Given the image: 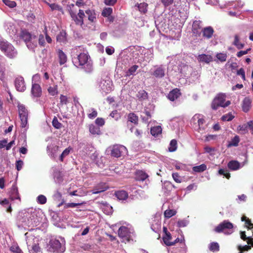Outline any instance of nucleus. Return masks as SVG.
<instances>
[{
  "label": "nucleus",
  "mask_w": 253,
  "mask_h": 253,
  "mask_svg": "<svg viewBox=\"0 0 253 253\" xmlns=\"http://www.w3.org/2000/svg\"><path fill=\"white\" fill-rule=\"evenodd\" d=\"M239 137L238 136H235L233 138L231 139V140L229 142L228 146H237L238 145L239 142Z\"/></svg>",
  "instance_id": "nucleus-41"
},
{
  "label": "nucleus",
  "mask_w": 253,
  "mask_h": 253,
  "mask_svg": "<svg viewBox=\"0 0 253 253\" xmlns=\"http://www.w3.org/2000/svg\"><path fill=\"white\" fill-rule=\"evenodd\" d=\"M207 169V166L205 164H202L200 166H195L193 168V170L196 172H201L205 171Z\"/></svg>",
  "instance_id": "nucleus-39"
},
{
  "label": "nucleus",
  "mask_w": 253,
  "mask_h": 253,
  "mask_svg": "<svg viewBox=\"0 0 253 253\" xmlns=\"http://www.w3.org/2000/svg\"><path fill=\"white\" fill-rule=\"evenodd\" d=\"M135 177L137 180L143 181L148 177V175L145 172L142 170H137L136 172Z\"/></svg>",
  "instance_id": "nucleus-25"
},
{
  "label": "nucleus",
  "mask_w": 253,
  "mask_h": 253,
  "mask_svg": "<svg viewBox=\"0 0 253 253\" xmlns=\"http://www.w3.org/2000/svg\"><path fill=\"white\" fill-rule=\"evenodd\" d=\"M217 59L221 62H224L226 60L227 55L225 53H218L216 54Z\"/></svg>",
  "instance_id": "nucleus-43"
},
{
  "label": "nucleus",
  "mask_w": 253,
  "mask_h": 253,
  "mask_svg": "<svg viewBox=\"0 0 253 253\" xmlns=\"http://www.w3.org/2000/svg\"><path fill=\"white\" fill-rule=\"evenodd\" d=\"M2 2L7 6L10 8L15 7L16 6V3L14 1L10 0H2Z\"/></svg>",
  "instance_id": "nucleus-50"
},
{
  "label": "nucleus",
  "mask_w": 253,
  "mask_h": 253,
  "mask_svg": "<svg viewBox=\"0 0 253 253\" xmlns=\"http://www.w3.org/2000/svg\"><path fill=\"white\" fill-rule=\"evenodd\" d=\"M171 238V234L169 232L166 233L163 238L165 244L168 246H173L174 245V242L170 241Z\"/></svg>",
  "instance_id": "nucleus-27"
},
{
  "label": "nucleus",
  "mask_w": 253,
  "mask_h": 253,
  "mask_svg": "<svg viewBox=\"0 0 253 253\" xmlns=\"http://www.w3.org/2000/svg\"><path fill=\"white\" fill-rule=\"evenodd\" d=\"M177 148V141L175 139H172L170 141L169 147V151L170 152H174L176 150Z\"/></svg>",
  "instance_id": "nucleus-35"
},
{
  "label": "nucleus",
  "mask_w": 253,
  "mask_h": 253,
  "mask_svg": "<svg viewBox=\"0 0 253 253\" xmlns=\"http://www.w3.org/2000/svg\"><path fill=\"white\" fill-rule=\"evenodd\" d=\"M249 127L248 124H244L242 126H239L238 127V130L241 131L243 133H245L247 131L248 127Z\"/></svg>",
  "instance_id": "nucleus-61"
},
{
  "label": "nucleus",
  "mask_w": 253,
  "mask_h": 253,
  "mask_svg": "<svg viewBox=\"0 0 253 253\" xmlns=\"http://www.w3.org/2000/svg\"><path fill=\"white\" fill-rule=\"evenodd\" d=\"M176 211L174 210H167L164 212V216L167 218H169L175 215Z\"/></svg>",
  "instance_id": "nucleus-38"
},
{
  "label": "nucleus",
  "mask_w": 253,
  "mask_h": 253,
  "mask_svg": "<svg viewBox=\"0 0 253 253\" xmlns=\"http://www.w3.org/2000/svg\"><path fill=\"white\" fill-rule=\"evenodd\" d=\"M118 232L119 237L124 242H128L130 240H133V238L135 236L134 229L130 225L121 226Z\"/></svg>",
  "instance_id": "nucleus-5"
},
{
  "label": "nucleus",
  "mask_w": 253,
  "mask_h": 253,
  "mask_svg": "<svg viewBox=\"0 0 253 253\" xmlns=\"http://www.w3.org/2000/svg\"><path fill=\"white\" fill-rule=\"evenodd\" d=\"M21 37L26 42L29 49L33 50L37 46V38L35 35L31 34L27 31L23 30Z\"/></svg>",
  "instance_id": "nucleus-8"
},
{
  "label": "nucleus",
  "mask_w": 253,
  "mask_h": 253,
  "mask_svg": "<svg viewBox=\"0 0 253 253\" xmlns=\"http://www.w3.org/2000/svg\"><path fill=\"white\" fill-rule=\"evenodd\" d=\"M81 47L79 46L73 49L72 62L77 68L83 69L86 73H90L93 70L92 63L89 59V56L84 53L80 52Z\"/></svg>",
  "instance_id": "nucleus-1"
},
{
  "label": "nucleus",
  "mask_w": 253,
  "mask_h": 253,
  "mask_svg": "<svg viewBox=\"0 0 253 253\" xmlns=\"http://www.w3.org/2000/svg\"><path fill=\"white\" fill-rule=\"evenodd\" d=\"M241 238L243 240H246V239H248L247 241V243L248 244H251L253 247V238L251 237H247L245 234V232H241Z\"/></svg>",
  "instance_id": "nucleus-44"
},
{
  "label": "nucleus",
  "mask_w": 253,
  "mask_h": 253,
  "mask_svg": "<svg viewBox=\"0 0 253 253\" xmlns=\"http://www.w3.org/2000/svg\"><path fill=\"white\" fill-rule=\"evenodd\" d=\"M15 86L18 91L23 92L26 89V84L23 77H18L15 79Z\"/></svg>",
  "instance_id": "nucleus-14"
},
{
  "label": "nucleus",
  "mask_w": 253,
  "mask_h": 253,
  "mask_svg": "<svg viewBox=\"0 0 253 253\" xmlns=\"http://www.w3.org/2000/svg\"><path fill=\"white\" fill-rule=\"evenodd\" d=\"M162 129L161 126H154L151 129V133L153 136H158L161 134Z\"/></svg>",
  "instance_id": "nucleus-33"
},
{
  "label": "nucleus",
  "mask_w": 253,
  "mask_h": 253,
  "mask_svg": "<svg viewBox=\"0 0 253 253\" xmlns=\"http://www.w3.org/2000/svg\"><path fill=\"white\" fill-rule=\"evenodd\" d=\"M0 49L10 59L17 57L18 53L15 47L7 41L0 40Z\"/></svg>",
  "instance_id": "nucleus-6"
},
{
  "label": "nucleus",
  "mask_w": 253,
  "mask_h": 253,
  "mask_svg": "<svg viewBox=\"0 0 253 253\" xmlns=\"http://www.w3.org/2000/svg\"><path fill=\"white\" fill-rule=\"evenodd\" d=\"M110 116L111 117L114 118L116 120H118L119 119V118H120V114L118 113V112L116 110L112 111L111 113Z\"/></svg>",
  "instance_id": "nucleus-63"
},
{
  "label": "nucleus",
  "mask_w": 253,
  "mask_h": 253,
  "mask_svg": "<svg viewBox=\"0 0 253 253\" xmlns=\"http://www.w3.org/2000/svg\"><path fill=\"white\" fill-rule=\"evenodd\" d=\"M29 250L30 253H42L40 247L36 244L32 245V248L31 249H29Z\"/></svg>",
  "instance_id": "nucleus-42"
},
{
  "label": "nucleus",
  "mask_w": 253,
  "mask_h": 253,
  "mask_svg": "<svg viewBox=\"0 0 253 253\" xmlns=\"http://www.w3.org/2000/svg\"><path fill=\"white\" fill-rule=\"evenodd\" d=\"M230 104V101H226L225 94L221 93L218 94L214 98L211 104V107L212 109L214 110H216L220 107L222 108H225L229 106Z\"/></svg>",
  "instance_id": "nucleus-7"
},
{
  "label": "nucleus",
  "mask_w": 253,
  "mask_h": 253,
  "mask_svg": "<svg viewBox=\"0 0 253 253\" xmlns=\"http://www.w3.org/2000/svg\"><path fill=\"white\" fill-rule=\"evenodd\" d=\"M189 221L185 219L179 220L177 222V226L178 227H184L187 226Z\"/></svg>",
  "instance_id": "nucleus-48"
},
{
  "label": "nucleus",
  "mask_w": 253,
  "mask_h": 253,
  "mask_svg": "<svg viewBox=\"0 0 253 253\" xmlns=\"http://www.w3.org/2000/svg\"><path fill=\"white\" fill-rule=\"evenodd\" d=\"M9 197L11 200L18 199L20 200V198L18 192V188L15 185H13L9 192Z\"/></svg>",
  "instance_id": "nucleus-20"
},
{
  "label": "nucleus",
  "mask_w": 253,
  "mask_h": 253,
  "mask_svg": "<svg viewBox=\"0 0 253 253\" xmlns=\"http://www.w3.org/2000/svg\"><path fill=\"white\" fill-rule=\"evenodd\" d=\"M237 74L239 76H241L243 80L245 81L246 80L245 72L243 68H241L238 70L237 72Z\"/></svg>",
  "instance_id": "nucleus-60"
},
{
  "label": "nucleus",
  "mask_w": 253,
  "mask_h": 253,
  "mask_svg": "<svg viewBox=\"0 0 253 253\" xmlns=\"http://www.w3.org/2000/svg\"><path fill=\"white\" fill-rule=\"evenodd\" d=\"M218 173L220 175H223L227 179H229L230 177V173L227 172V170L226 169H220L218 170Z\"/></svg>",
  "instance_id": "nucleus-55"
},
{
  "label": "nucleus",
  "mask_w": 253,
  "mask_h": 253,
  "mask_svg": "<svg viewBox=\"0 0 253 253\" xmlns=\"http://www.w3.org/2000/svg\"><path fill=\"white\" fill-rule=\"evenodd\" d=\"M46 198L43 195H40L37 197V202L40 204H44L46 203Z\"/></svg>",
  "instance_id": "nucleus-53"
},
{
  "label": "nucleus",
  "mask_w": 253,
  "mask_h": 253,
  "mask_svg": "<svg viewBox=\"0 0 253 253\" xmlns=\"http://www.w3.org/2000/svg\"><path fill=\"white\" fill-rule=\"evenodd\" d=\"M18 220L22 226L35 227L39 225L42 218L38 215L36 211L31 213L24 212L18 216Z\"/></svg>",
  "instance_id": "nucleus-2"
},
{
  "label": "nucleus",
  "mask_w": 253,
  "mask_h": 253,
  "mask_svg": "<svg viewBox=\"0 0 253 253\" xmlns=\"http://www.w3.org/2000/svg\"><path fill=\"white\" fill-rule=\"evenodd\" d=\"M233 225L228 220H224L220 223L215 228L216 232H224L226 234H230L233 232Z\"/></svg>",
  "instance_id": "nucleus-10"
},
{
  "label": "nucleus",
  "mask_w": 253,
  "mask_h": 253,
  "mask_svg": "<svg viewBox=\"0 0 253 253\" xmlns=\"http://www.w3.org/2000/svg\"><path fill=\"white\" fill-rule=\"evenodd\" d=\"M161 220L160 216H156L154 217L153 221H152L151 228L153 230L158 229L161 226Z\"/></svg>",
  "instance_id": "nucleus-22"
},
{
  "label": "nucleus",
  "mask_w": 253,
  "mask_h": 253,
  "mask_svg": "<svg viewBox=\"0 0 253 253\" xmlns=\"http://www.w3.org/2000/svg\"><path fill=\"white\" fill-rule=\"evenodd\" d=\"M52 125L56 128H60L61 127V124L59 123L56 118H54L52 121Z\"/></svg>",
  "instance_id": "nucleus-58"
},
{
  "label": "nucleus",
  "mask_w": 253,
  "mask_h": 253,
  "mask_svg": "<svg viewBox=\"0 0 253 253\" xmlns=\"http://www.w3.org/2000/svg\"><path fill=\"white\" fill-rule=\"evenodd\" d=\"M151 75L157 79H161L165 76V68L163 65L155 66L151 71Z\"/></svg>",
  "instance_id": "nucleus-13"
},
{
  "label": "nucleus",
  "mask_w": 253,
  "mask_h": 253,
  "mask_svg": "<svg viewBox=\"0 0 253 253\" xmlns=\"http://www.w3.org/2000/svg\"><path fill=\"white\" fill-rule=\"evenodd\" d=\"M201 22L199 21H195L194 22L193 26H192V31L194 34L198 33V29L201 28L200 26Z\"/></svg>",
  "instance_id": "nucleus-45"
},
{
  "label": "nucleus",
  "mask_w": 253,
  "mask_h": 253,
  "mask_svg": "<svg viewBox=\"0 0 253 253\" xmlns=\"http://www.w3.org/2000/svg\"><path fill=\"white\" fill-rule=\"evenodd\" d=\"M115 195L119 200H125L128 197L127 193L124 190L116 192Z\"/></svg>",
  "instance_id": "nucleus-29"
},
{
  "label": "nucleus",
  "mask_w": 253,
  "mask_h": 253,
  "mask_svg": "<svg viewBox=\"0 0 253 253\" xmlns=\"http://www.w3.org/2000/svg\"><path fill=\"white\" fill-rule=\"evenodd\" d=\"M197 59L199 62L209 63L213 60V58L210 55L203 54L199 55Z\"/></svg>",
  "instance_id": "nucleus-21"
},
{
  "label": "nucleus",
  "mask_w": 253,
  "mask_h": 253,
  "mask_svg": "<svg viewBox=\"0 0 253 253\" xmlns=\"http://www.w3.org/2000/svg\"><path fill=\"white\" fill-rule=\"evenodd\" d=\"M228 167L231 170H236L240 168V163L236 161H231L228 163Z\"/></svg>",
  "instance_id": "nucleus-30"
},
{
  "label": "nucleus",
  "mask_w": 253,
  "mask_h": 253,
  "mask_svg": "<svg viewBox=\"0 0 253 253\" xmlns=\"http://www.w3.org/2000/svg\"><path fill=\"white\" fill-rule=\"evenodd\" d=\"M58 147L53 145H48L47 147V152L51 157H54Z\"/></svg>",
  "instance_id": "nucleus-28"
},
{
  "label": "nucleus",
  "mask_w": 253,
  "mask_h": 253,
  "mask_svg": "<svg viewBox=\"0 0 253 253\" xmlns=\"http://www.w3.org/2000/svg\"><path fill=\"white\" fill-rule=\"evenodd\" d=\"M66 33L62 31L60 32L56 37L57 41L60 43H64L66 41Z\"/></svg>",
  "instance_id": "nucleus-32"
},
{
  "label": "nucleus",
  "mask_w": 253,
  "mask_h": 253,
  "mask_svg": "<svg viewBox=\"0 0 253 253\" xmlns=\"http://www.w3.org/2000/svg\"><path fill=\"white\" fill-rule=\"evenodd\" d=\"M104 212L107 214H110L112 213V208L110 206H106L103 208Z\"/></svg>",
  "instance_id": "nucleus-64"
},
{
  "label": "nucleus",
  "mask_w": 253,
  "mask_h": 253,
  "mask_svg": "<svg viewBox=\"0 0 253 253\" xmlns=\"http://www.w3.org/2000/svg\"><path fill=\"white\" fill-rule=\"evenodd\" d=\"M180 95V90L177 88H175L169 92L168 98L169 100L174 101L179 98Z\"/></svg>",
  "instance_id": "nucleus-18"
},
{
  "label": "nucleus",
  "mask_w": 253,
  "mask_h": 253,
  "mask_svg": "<svg viewBox=\"0 0 253 253\" xmlns=\"http://www.w3.org/2000/svg\"><path fill=\"white\" fill-rule=\"evenodd\" d=\"M137 97L140 99H144L147 97V93L144 90H141L137 94Z\"/></svg>",
  "instance_id": "nucleus-56"
},
{
  "label": "nucleus",
  "mask_w": 253,
  "mask_h": 253,
  "mask_svg": "<svg viewBox=\"0 0 253 253\" xmlns=\"http://www.w3.org/2000/svg\"><path fill=\"white\" fill-rule=\"evenodd\" d=\"M127 119L129 122L134 123V124H137L138 121L137 116L134 113H129L128 115Z\"/></svg>",
  "instance_id": "nucleus-37"
},
{
  "label": "nucleus",
  "mask_w": 253,
  "mask_h": 253,
  "mask_svg": "<svg viewBox=\"0 0 253 253\" xmlns=\"http://www.w3.org/2000/svg\"><path fill=\"white\" fill-rule=\"evenodd\" d=\"M63 174L59 171H56L54 173V178L56 181L60 182L62 180Z\"/></svg>",
  "instance_id": "nucleus-46"
},
{
  "label": "nucleus",
  "mask_w": 253,
  "mask_h": 253,
  "mask_svg": "<svg viewBox=\"0 0 253 253\" xmlns=\"http://www.w3.org/2000/svg\"><path fill=\"white\" fill-rule=\"evenodd\" d=\"M111 156L119 158L127 153V149L123 145H115L110 148Z\"/></svg>",
  "instance_id": "nucleus-12"
},
{
  "label": "nucleus",
  "mask_w": 253,
  "mask_h": 253,
  "mask_svg": "<svg viewBox=\"0 0 253 253\" xmlns=\"http://www.w3.org/2000/svg\"><path fill=\"white\" fill-rule=\"evenodd\" d=\"M242 221H245V224H246V226L248 227V228H253V224L251 223V220L247 218V217L245 216H243L241 218Z\"/></svg>",
  "instance_id": "nucleus-51"
},
{
  "label": "nucleus",
  "mask_w": 253,
  "mask_h": 253,
  "mask_svg": "<svg viewBox=\"0 0 253 253\" xmlns=\"http://www.w3.org/2000/svg\"><path fill=\"white\" fill-rule=\"evenodd\" d=\"M70 15L77 25L82 26L84 23V18L87 17L88 20L92 22L96 19V14L94 10L88 9L84 13L83 10L80 9L78 15L72 10L70 11Z\"/></svg>",
  "instance_id": "nucleus-3"
},
{
  "label": "nucleus",
  "mask_w": 253,
  "mask_h": 253,
  "mask_svg": "<svg viewBox=\"0 0 253 253\" xmlns=\"http://www.w3.org/2000/svg\"><path fill=\"white\" fill-rule=\"evenodd\" d=\"M148 4L145 2L137 4V7L139 11L143 14H145L147 11Z\"/></svg>",
  "instance_id": "nucleus-34"
},
{
  "label": "nucleus",
  "mask_w": 253,
  "mask_h": 253,
  "mask_svg": "<svg viewBox=\"0 0 253 253\" xmlns=\"http://www.w3.org/2000/svg\"><path fill=\"white\" fill-rule=\"evenodd\" d=\"M65 244V240L63 237L52 238L48 243V250L53 253H63L66 250Z\"/></svg>",
  "instance_id": "nucleus-4"
},
{
  "label": "nucleus",
  "mask_w": 253,
  "mask_h": 253,
  "mask_svg": "<svg viewBox=\"0 0 253 253\" xmlns=\"http://www.w3.org/2000/svg\"><path fill=\"white\" fill-rule=\"evenodd\" d=\"M240 37L239 35L236 34L234 37L233 44L235 45L238 49L243 48L245 44L240 42Z\"/></svg>",
  "instance_id": "nucleus-24"
},
{
  "label": "nucleus",
  "mask_w": 253,
  "mask_h": 253,
  "mask_svg": "<svg viewBox=\"0 0 253 253\" xmlns=\"http://www.w3.org/2000/svg\"><path fill=\"white\" fill-rule=\"evenodd\" d=\"M98 88L101 93L105 95L113 90V83L111 80L107 77L101 79L97 83Z\"/></svg>",
  "instance_id": "nucleus-9"
},
{
  "label": "nucleus",
  "mask_w": 253,
  "mask_h": 253,
  "mask_svg": "<svg viewBox=\"0 0 253 253\" xmlns=\"http://www.w3.org/2000/svg\"><path fill=\"white\" fill-rule=\"evenodd\" d=\"M210 249L212 251H217L219 250V246L217 243H212L210 245Z\"/></svg>",
  "instance_id": "nucleus-59"
},
{
  "label": "nucleus",
  "mask_w": 253,
  "mask_h": 253,
  "mask_svg": "<svg viewBox=\"0 0 253 253\" xmlns=\"http://www.w3.org/2000/svg\"><path fill=\"white\" fill-rule=\"evenodd\" d=\"M51 83L48 81L47 84V91L48 93L54 96L58 93L57 85L55 84H52L53 81L52 79L50 80Z\"/></svg>",
  "instance_id": "nucleus-16"
},
{
  "label": "nucleus",
  "mask_w": 253,
  "mask_h": 253,
  "mask_svg": "<svg viewBox=\"0 0 253 253\" xmlns=\"http://www.w3.org/2000/svg\"><path fill=\"white\" fill-rule=\"evenodd\" d=\"M52 2H48V1L45 0V3L49 5L52 10H56L61 11L62 10V8L59 5Z\"/></svg>",
  "instance_id": "nucleus-40"
},
{
  "label": "nucleus",
  "mask_w": 253,
  "mask_h": 253,
  "mask_svg": "<svg viewBox=\"0 0 253 253\" xmlns=\"http://www.w3.org/2000/svg\"><path fill=\"white\" fill-rule=\"evenodd\" d=\"M19 116L21 120V126L25 127L27 125L28 111L25 105L19 104L18 105Z\"/></svg>",
  "instance_id": "nucleus-11"
},
{
  "label": "nucleus",
  "mask_w": 253,
  "mask_h": 253,
  "mask_svg": "<svg viewBox=\"0 0 253 253\" xmlns=\"http://www.w3.org/2000/svg\"><path fill=\"white\" fill-rule=\"evenodd\" d=\"M251 103L252 101L251 100L248 98L246 97L244 99L243 101V104H242V108L243 110L245 112H247L249 111L251 107Z\"/></svg>",
  "instance_id": "nucleus-23"
},
{
  "label": "nucleus",
  "mask_w": 253,
  "mask_h": 253,
  "mask_svg": "<svg viewBox=\"0 0 253 253\" xmlns=\"http://www.w3.org/2000/svg\"><path fill=\"white\" fill-rule=\"evenodd\" d=\"M192 122L194 124H198L199 126V129L200 130L204 129V126H203V125L205 123V120L203 119V116H202L201 115H195L192 119Z\"/></svg>",
  "instance_id": "nucleus-15"
},
{
  "label": "nucleus",
  "mask_w": 253,
  "mask_h": 253,
  "mask_svg": "<svg viewBox=\"0 0 253 253\" xmlns=\"http://www.w3.org/2000/svg\"><path fill=\"white\" fill-rule=\"evenodd\" d=\"M172 178L173 180L177 183H181L182 182V179L180 176L179 175L178 173H173L172 174Z\"/></svg>",
  "instance_id": "nucleus-57"
},
{
  "label": "nucleus",
  "mask_w": 253,
  "mask_h": 253,
  "mask_svg": "<svg viewBox=\"0 0 253 253\" xmlns=\"http://www.w3.org/2000/svg\"><path fill=\"white\" fill-rule=\"evenodd\" d=\"M31 93L35 97H39L42 94V88L41 86L36 83H33Z\"/></svg>",
  "instance_id": "nucleus-17"
},
{
  "label": "nucleus",
  "mask_w": 253,
  "mask_h": 253,
  "mask_svg": "<svg viewBox=\"0 0 253 253\" xmlns=\"http://www.w3.org/2000/svg\"><path fill=\"white\" fill-rule=\"evenodd\" d=\"M106 189L107 188L106 187H100V186H97L92 190V193L98 194L105 191Z\"/></svg>",
  "instance_id": "nucleus-49"
},
{
  "label": "nucleus",
  "mask_w": 253,
  "mask_h": 253,
  "mask_svg": "<svg viewBox=\"0 0 253 253\" xmlns=\"http://www.w3.org/2000/svg\"><path fill=\"white\" fill-rule=\"evenodd\" d=\"M234 118V116L233 115H232L231 113H228L227 114L223 115L221 117V119L223 121H230Z\"/></svg>",
  "instance_id": "nucleus-52"
},
{
  "label": "nucleus",
  "mask_w": 253,
  "mask_h": 253,
  "mask_svg": "<svg viewBox=\"0 0 253 253\" xmlns=\"http://www.w3.org/2000/svg\"><path fill=\"white\" fill-rule=\"evenodd\" d=\"M89 131L91 134L94 135L101 134L100 127L93 124L89 126Z\"/></svg>",
  "instance_id": "nucleus-26"
},
{
  "label": "nucleus",
  "mask_w": 253,
  "mask_h": 253,
  "mask_svg": "<svg viewBox=\"0 0 253 253\" xmlns=\"http://www.w3.org/2000/svg\"><path fill=\"white\" fill-rule=\"evenodd\" d=\"M60 102L62 104H67L68 103V99L66 96L61 95Z\"/></svg>",
  "instance_id": "nucleus-62"
},
{
  "label": "nucleus",
  "mask_w": 253,
  "mask_h": 253,
  "mask_svg": "<svg viewBox=\"0 0 253 253\" xmlns=\"http://www.w3.org/2000/svg\"><path fill=\"white\" fill-rule=\"evenodd\" d=\"M58 55L60 65L64 64L66 62L67 56L66 54L61 50H59L58 51Z\"/></svg>",
  "instance_id": "nucleus-31"
},
{
  "label": "nucleus",
  "mask_w": 253,
  "mask_h": 253,
  "mask_svg": "<svg viewBox=\"0 0 253 253\" xmlns=\"http://www.w3.org/2000/svg\"><path fill=\"white\" fill-rule=\"evenodd\" d=\"M83 204L82 203H65L64 204L65 208H75L77 206L82 205Z\"/></svg>",
  "instance_id": "nucleus-54"
},
{
  "label": "nucleus",
  "mask_w": 253,
  "mask_h": 253,
  "mask_svg": "<svg viewBox=\"0 0 253 253\" xmlns=\"http://www.w3.org/2000/svg\"><path fill=\"white\" fill-rule=\"evenodd\" d=\"M202 32L203 37L206 39H209L212 37L214 33V30L211 27L208 26L203 28Z\"/></svg>",
  "instance_id": "nucleus-19"
},
{
  "label": "nucleus",
  "mask_w": 253,
  "mask_h": 253,
  "mask_svg": "<svg viewBox=\"0 0 253 253\" xmlns=\"http://www.w3.org/2000/svg\"><path fill=\"white\" fill-rule=\"evenodd\" d=\"M138 68V66L134 65L131 66L129 69L126 72V77H129L131 75H134L135 72Z\"/></svg>",
  "instance_id": "nucleus-36"
},
{
  "label": "nucleus",
  "mask_w": 253,
  "mask_h": 253,
  "mask_svg": "<svg viewBox=\"0 0 253 253\" xmlns=\"http://www.w3.org/2000/svg\"><path fill=\"white\" fill-rule=\"evenodd\" d=\"M113 10L111 7L105 8L102 12V15L104 17H109L112 13Z\"/></svg>",
  "instance_id": "nucleus-47"
}]
</instances>
